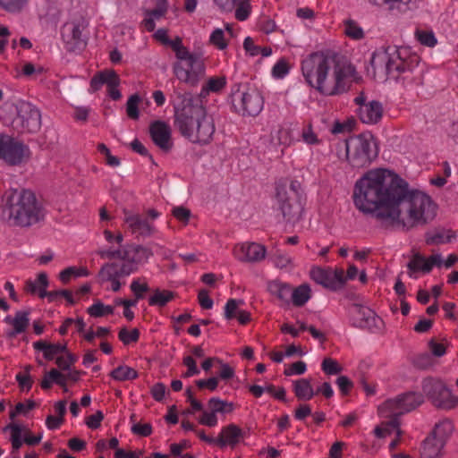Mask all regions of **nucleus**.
<instances>
[{"mask_svg": "<svg viewBox=\"0 0 458 458\" xmlns=\"http://www.w3.org/2000/svg\"><path fill=\"white\" fill-rule=\"evenodd\" d=\"M353 203L363 214H371L383 225L410 229L436 216L437 206L420 191L387 169H375L360 178L353 189Z\"/></svg>", "mask_w": 458, "mask_h": 458, "instance_id": "1", "label": "nucleus"}, {"mask_svg": "<svg viewBox=\"0 0 458 458\" xmlns=\"http://www.w3.org/2000/svg\"><path fill=\"white\" fill-rule=\"evenodd\" d=\"M174 108V127L191 142L208 144L216 131L214 118L208 114L199 97L191 92L178 93Z\"/></svg>", "mask_w": 458, "mask_h": 458, "instance_id": "2", "label": "nucleus"}, {"mask_svg": "<svg viewBox=\"0 0 458 458\" xmlns=\"http://www.w3.org/2000/svg\"><path fill=\"white\" fill-rule=\"evenodd\" d=\"M301 72L306 82L325 96L338 95L345 90L344 66L333 51L310 54L301 62Z\"/></svg>", "mask_w": 458, "mask_h": 458, "instance_id": "3", "label": "nucleus"}, {"mask_svg": "<svg viewBox=\"0 0 458 458\" xmlns=\"http://www.w3.org/2000/svg\"><path fill=\"white\" fill-rule=\"evenodd\" d=\"M4 212L9 221L17 226H30L43 217L41 205L30 190H12L7 193Z\"/></svg>", "mask_w": 458, "mask_h": 458, "instance_id": "4", "label": "nucleus"}, {"mask_svg": "<svg viewBox=\"0 0 458 458\" xmlns=\"http://www.w3.org/2000/svg\"><path fill=\"white\" fill-rule=\"evenodd\" d=\"M0 116L20 133H36L41 128L39 110L28 102H6L1 107Z\"/></svg>", "mask_w": 458, "mask_h": 458, "instance_id": "5", "label": "nucleus"}, {"mask_svg": "<svg viewBox=\"0 0 458 458\" xmlns=\"http://www.w3.org/2000/svg\"><path fill=\"white\" fill-rule=\"evenodd\" d=\"M276 191V199L284 219L291 224L299 222L304 210V194L301 182L293 180L288 183L283 180L277 182Z\"/></svg>", "mask_w": 458, "mask_h": 458, "instance_id": "6", "label": "nucleus"}, {"mask_svg": "<svg viewBox=\"0 0 458 458\" xmlns=\"http://www.w3.org/2000/svg\"><path fill=\"white\" fill-rule=\"evenodd\" d=\"M349 164L354 168L369 166L378 155V149L371 135L360 134L344 143Z\"/></svg>", "mask_w": 458, "mask_h": 458, "instance_id": "7", "label": "nucleus"}, {"mask_svg": "<svg viewBox=\"0 0 458 458\" xmlns=\"http://www.w3.org/2000/svg\"><path fill=\"white\" fill-rule=\"evenodd\" d=\"M230 98L234 111L242 115L255 116L263 109L264 99L260 92L241 83L232 86Z\"/></svg>", "mask_w": 458, "mask_h": 458, "instance_id": "8", "label": "nucleus"}, {"mask_svg": "<svg viewBox=\"0 0 458 458\" xmlns=\"http://www.w3.org/2000/svg\"><path fill=\"white\" fill-rule=\"evenodd\" d=\"M407 56L408 50L404 47H382L372 54L370 65L374 72H384L388 77L395 76L396 71L403 67V58Z\"/></svg>", "mask_w": 458, "mask_h": 458, "instance_id": "9", "label": "nucleus"}, {"mask_svg": "<svg viewBox=\"0 0 458 458\" xmlns=\"http://www.w3.org/2000/svg\"><path fill=\"white\" fill-rule=\"evenodd\" d=\"M422 391L437 409L449 411L458 405V396L453 394L445 384L439 379L432 377L424 379Z\"/></svg>", "mask_w": 458, "mask_h": 458, "instance_id": "10", "label": "nucleus"}, {"mask_svg": "<svg viewBox=\"0 0 458 458\" xmlns=\"http://www.w3.org/2000/svg\"><path fill=\"white\" fill-rule=\"evenodd\" d=\"M173 72L181 82L191 87H197L205 76L204 59L199 55L184 63L175 62L173 64Z\"/></svg>", "mask_w": 458, "mask_h": 458, "instance_id": "11", "label": "nucleus"}, {"mask_svg": "<svg viewBox=\"0 0 458 458\" xmlns=\"http://www.w3.org/2000/svg\"><path fill=\"white\" fill-rule=\"evenodd\" d=\"M30 151L22 141L9 135L0 137V158L10 165H19L30 157Z\"/></svg>", "mask_w": 458, "mask_h": 458, "instance_id": "12", "label": "nucleus"}, {"mask_svg": "<svg viewBox=\"0 0 458 458\" xmlns=\"http://www.w3.org/2000/svg\"><path fill=\"white\" fill-rule=\"evenodd\" d=\"M423 403V396L420 394L408 392L399 394L394 399L386 400L378 407L380 415H385L386 411L393 412L394 415L401 416L409 412Z\"/></svg>", "mask_w": 458, "mask_h": 458, "instance_id": "13", "label": "nucleus"}, {"mask_svg": "<svg viewBox=\"0 0 458 458\" xmlns=\"http://www.w3.org/2000/svg\"><path fill=\"white\" fill-rule=\"evenodd\" d=\"M48 284L49 281L47 273L41 272L38 275L35 281H26L24 290L30 294H38L41 299L47 297L49 302L55 301L58 295H64L70 305H73L75 303L71 291L58 290L47 292V288Z\"/></svg>", "mask_w": 458, "mask_h": 458, "instance_id": "14", "label": "nucleus"}, {"mask_svg": "<svg viewBox=\"0 0 458 458\" xmlns=\"http://www.w3.org/2000/svg\"><path fill=\"white\" fill-rule=\"evenodd\" d=\"M352 325L371 332L379 330L383 324L382 319L369 307L354 303L350 307Z\"/></svg>", "mask_w": 458, "mask_h": 458, "instance_id": "15", "label": "nucleus"}, {"mask_svg": "<svg viewBox=\"0 0 458 458\" xmlns=\"http://www.w3.org/2000/svg\"><path fill=\"white\" fill-rule=\"evenodd\" d=\"M310 276L316 283L331 291H337L345 284L344 271L342 268L315 267L311 269Z\"/></svg>", "mask_w": 458, "mask_h": 458, "instance_id": "16", "label": "nucleus"}, {"mask_svg": "<svg viewBox=\"0 0 458 458\" xmlns=\"http://www.w3.org/2000/svg\"><path fill=\"white\" fill-rule=\"evenodd\" d=\"M132 273L131 267L129 266H121L117 263H106L100 268L98 272V279L101 283L111 282V289L118 292L122 286L120 278L130 276Z\"/></svg>", "mask_w": 458, "mask_h": 458, "instance_id": "17", "label": "nucleus"}, {"mask_svg": "<svg viewBox=\"0 0 458 458\" xmlns=\"http://www.w3.org/2000/svg\"><path fill=\"white\" fill-rule=\"evenodd\" d=\"M419 64V56L416 55H411L408 53V56L403 58V64L402 69L396 71L395 76L390 78L395 81H401L404 87L411 85H420L421 83L420 72L416 71Z\"/></svg>", "mask_w": 458, "mask_h": 458, "instance_id": "18", "label": "nucleus"}, {"mask_svg": "<svg viewBox=\"0 0 458 458\" xmlns=\"http://www.w3.org/2000/svg\"><path fill=\"white\" fill-rule=\"evenodd\" d=\"M233 253L241 262L257 263L265 259L267 250L262 244L245 242L235 245Z\"/></svg>", "mask_w": 458, "mask_h": 458, "instance_id": "19", "label": "nucleus"}, {"mask_svg": "<svg viewBox=\"0 0 458 458\" xmlns=\"http://www.w3.org/2000/svg\"><path fill=\"white\" fill-rule=\"evenodd\" d=\"M62 36L66 49L70 52L81 51L86 47V40L82 37V28L79 22L66 23L63 28Z\"/></svg>", "mask_w": 458, "mask_h": 458, "instance_id": "20", "label": "nucleus"}, {"mask_svg": "<svg viewBox=\"0 0 458 458\" xmlns=\"http://www.w3.org/2000/svg\"><path fill=\"white\" fill-rule=\"evenodd\" d=\"M123 222L131 233L137 236L149 237L156 232L154 225L139 214L124 211Z\"/></svg>", "mask_w": 458, "mask_h": 458, "instance_id": "21", "label": "nucleus"}, {"mask_svg": "<svg viewBox=\"0 0 458 458\" xmlns=\"http://www.w3.org/2000/svg\"><path fill=\"white\" fill-rule=\"evenodd\" d=\"M149 134L153 142L162 150L167 152L173 147L171 128L163 121H155L149 126Z\"/></svg>", "mask_w": 458, "mask_h": 458, "instance_id": "22", "label": "nucleus"}, {"mask_svg": "<svg viewBox=\"0 0 458 458\" xmlns=\"http://www.w3.org/2000/svg\"><path fill=\"white\" fill-rule=\"evenodd\" d=\"M127 255V262L124 264H120L121 266H129L132 269V273L138 269V265L140 263L145 262L148 259L149 257L153 255L152 250L145 246L141 245H130L129 252L125 253Z\"/></svg>", "mask_w": 458, "mask_h": 458, "instance_id": "23", "label": "nucleus"}, {"mask_svg": "<svg viewBox=\"0 0 458 458\" xmlns=\"http://www.w3.org/2000/svg\"><path fill=\"white\" fill-rule=\"evenodd\" d=\"M382 114L383 107L378 101L373 100L359 108L360 119L364 123L375 124L380 121Z\"/></svg>", "mask_w": 458, "mask_h": 458, "instance_id": "24", "label": "nucleus"}, {"mask_svg": "<svg viewBox=\"0 0 458 458\" xmlns=\"http://www.w3.org/2000/svg\"><path fill=\"white\" fill-rule=\"evenodd\" d=\"M242 435V429L238 426L230 424L221 429V432L216 438V445L220 448H224L226 445L233 446L238 443Z\"/></svg>", "mask_w": 458, "mask_h": 458, "instance_id": "25", "label": "nucleus"}, {"mask_svg": "<svg viewBox=\"0 0 458 458\" xmlns=\"http://www.w3.org/2000/svg\"><path fill=\"white\" fill-rule=\"evenodd\" d=\"M30 311L19 310L16 311L13 319V329L5 333L8 339L14 338L17 335L26 331L30 325Z\"/></svg>", "mask_w": 458, "mask_h": 458, "instance_id": "26", "label": "nucleus"}, {"mask_svg": "<svg viewBox=\"0 0 458 458\" xmlns=\"http://www.w3.org/2000/svg\"><path fill=\"white\" fill-rule=\"evenodd\" d=\"M268 292L283 304H288L291 300L292 288L288 284L275 280L268 283Z\"/></svg>", "mask_w": 458, "mask_h": 458, "instance_id": "27", "label": "nucleus"}, {"mask_svg": "<svg viewBox=\"0 0 458 458\" xmlns=\"http://www.w3.org/2000/svg\"><path fill=\"white\" fill-rule=\"evenodd\" d=\"M226 85V78L225 76L210 77L207 82L202 86L199 94L193 95V97H199L201 101L207 98L210 92L218 93Z\"/></svg>", "mask_w": 458, "mask_h": 458, "instance_id": "28", "label": "nucleus"}, {"mask_svg": "<svg viewBox=\"0 0 458 458\" xmlns=\"http://www.w3.org/2000/svg\"><path fill=\"white\" fill-rule=\"evenodd\" d=\"M445 444L437 441L432 436H428L422 444L420 455L422 458H435L440 455Z\"/></svg>", "mask_w": 458, "mask_h": 458, "instance_id": "29", "label": "nucleus"}, {"mask_svg": "<svg viewBox=\"0 0 458 458\" xmlns=\"http://www.w3.org/2000/svg\"><path fill=\"white\" fill-rule=\"evenodd\" d=\"M453 431V422L448 419H445L435 425L430 436L435 437L437 441L445 445L446 441L451 437Z\"/></svg>", "mask_w": 458, "mask_h": 458, "instance_id": "30", "label": "nucleus"}, {"mask_svg": "<svg viewBox=\"0 0 458 458\" xmlns=\"http://www.w3.org/2000/svg\"><path fill=\"white\" fill-rule=\"evenodd\" d=\"M408 275L410 277L417 278V272L429 273L430 266L427 263V259L420 253H415L407 264Z\"/></svg>", "mask_w": 458, "mask_h": 458, "instance_id": "31", "label": "nucleus"}, {"mask_svg": "<svg viewBox=\"0 0 458 458\" xmlns=\"http://www.w3.org/2000/svg\"><path fill=\"white\" fill-rule=\"evenodd\" d=\"M293 391L299 400H310L315 395L310 380L307 378H301L294 382Z\"/></svg>", "mask_w": 458, "mask_h": 458, "instance_id": "32", "label": "nucleus"}, {"mask_svg": "<svg viewBox=\"0 0 458 458\" xmlns=\"http://www.w3.org/2000/svg\"><path fill=\"white\" fill-rule=\"evenodd\" d=\"M176 293L169 290L156 289L153 294L148 298L150 306L165 307L168 302L173 301Z\"/></svg>", "mask_w": 458, "mask_h": 458, "instance_id": "33", "label": "nucleus"}, {"mask_svg": "<svg viewBox=\"0 0 458 458\" xmlns=\"http://www.w3.org/2000/svg\"><path fill=\"white\" fill-rule=\"evenodd\" d=\"M30 0H0V9L12 14L22 13L30 4Z\"/></svg>", "mask_w": 458, "mask_h": 458, "instance_id": "34", "label": "nucleus"}, {"mask_svg": "<svg viewBox=\"0 0 458 458\" xmlns=\"http://www.w3.org/2000/svg\"><path fill=\"white\" fill-rule=\"evenodd\" d=\"M310 288L308 284H301L292 290L291 300L297 307L303 306L310 298Z\"/></svg>", "mask_w": 458, "mask_h": 458, "instance_id": "35", "label": "nucleus"}, {"mask_svg": "<svg viewBox=\"0 0 458 458\" xmlns=\"http://www.w3.org/2000/svg\"><path fill=\"white\" fill-rule=\"evenodd\" d=\"M110 376L117 381L131 380L138 377V372L128 366H119L111 371Z\"/></svg>", "mask_w": 458, "mask_h": 458, "instance_id": "36", "label": "nucleus"}, {"mask_svg": "<svg viewBox=\"0 0 458 458\" xmlns=\"http://www.w3.org/2000/svg\"><path fill=\"white\" fill-rule=\"evenodd\" d=\"M33 347L37 351L43 352V356L47 360H53L58 355L54 344L46 341H37L33 343Z\"/></svg>", "mask_w": 458, "mask_h": 458, "instance_id": "37", "label": "nucleus"}, {"mask_svg": "<svg viewBox=\"0 0 458 458\" xmlns=\"http://www.w3.org/2000/svg\"><path fill=\"white\" fill-rule=\"evenodd\" d=\"M89 272L85 267L77 268L75 267H69L62 270L59 274V279L64 283L67 284L72 276H88Z\"/></svg>", "mask_w": 458, "mask_h": 458, "instance_id": "38", "label": "nucleus"}, {"mask_svg": "<svg viewBox=\"0 0 458 458\" xmlns=\"http://www.w3.org/2000/svg\"><path fill=\"white\" fill-rule=\"evenodd\" d=\"M208 406L216 415L217 412L229 413L233 409V403H228L216 397H213L208 401Z\"/></svg>", "mask_w": 458, "mask_h": 458, "instance_id": "39", "label": "nucleus"}, {"mask_svg": "<svg viewBox=\"0 0 458 458\" xmlns=\"http://www.w3.org/2000/svg\"><path fill=\"white\" fill-rule=\"evenodd\" d=\"M87 312L94 318H100L106 315L114 313V307L110 305H104L100 301H98L93 305L88 308Z\"/></svg>", "mask_w": 458, "mask_h": 458, "instance_id": "40", "label": "nucleus"}, {"mask_svg": "<svg viewBox=\"0 0 458 458\" xmlns=\"http://www.w3.org/2000/svg\"><path fill=\"white\" fill-rule=\"evenodd\" d=\"M454 237V234L449 233L445 235L444 232H437L435 233H427L426 243L428 245H439L445 242H450Z\"/></svg>", "mask_w": 458, "mask_h": 458, "instance_id": "41", "label": "nucleus"}, {"mask_svg": "<svg viewBox=\"0 0 458 458\" xmlns=\"http://www.w3.org/2000/svg\"><path fill=\"white\" fill-rule=\"evenodd\" d=\"M141 98L138 94L131 95L126 103V113L127 115L132 119L137 120L140 116L139 112V104L140 102Z\"/></svg>", "mask_w": 458, "mask_h": 458, "instance_id": "42", "label": "nucleus"}, {"mask_svg": "<svg viewBox=\"0 0 458 458\" xmlns=\"http://www.w3.org/2000/svg\"><path fill=\"white\" fill-rule=\"evenodd\" d=\"M235 19L243 21L247 20L251 13V5L250 0H241L235 4Z\"/></svg>", "mask_w": 458, "mask_h": 458, "instance_id": "43", "label": "nucleus"}, {"mask_svg": "<svg viewBox=\"0 0 458 458\" xmlns=\"http://www.w3.org/2000/svg\"><path fill=\"white\" fill-rule=\"evenodd\" d=\"M244 303L243 300L229 299L225 306V317L230 320L238 315L239 306Z\"/></svg>", "mask_w": 458, "mask_h": 458, "instance_id": "44", "label": "nucleus"}, {"mask_svg": "<svg viewBox=\"0 0 458 458\" xmlns=\"http://www.w3.org/2000/svg\"><path fill=\"white\" fill-rule=\"evenodd\" d=\"M345 24V34L353 39H361L364 37L362 29L352 20H347Z\"/></svg>", "mask_w": 458, "mask_h": 458, "instance_id": "45", "label": "nucleus"}, {"mask_svg": "<svg viewBox=\"0 0 458 458\" xmlns=\"http://www.w3.org/2000/svg\"><path fill=\"white\" fill-rule=\"evenodd\" d=\"M322 370L327 375H337L342 372V366L332 358H325L321 363Z\"/></svg>", "mask_w": 458, "mask_h": 458, "instance_id": "46", "label": "nucleus"}, {"mask_svg": "<svg viewBox=\"0 0 458 458\" xmlns=\"http://www.w3.org/2000/svg\"><path fill=\"white\" fill-rule=\"evenodd\" d=\"M415 36L421 45L432 47L437 44V38L432 31L418 30Z\"/></svg>", "mask_w": 458, "mask_h": 458, "instance_id": "47", "label": "nucleus"}, {"mask_svg": "<svg viewBox=\"0 0 458 458\" xmlns=\"http://www.w3.org/2000/svg\"><path fill=\"white\" fill-rule=\"evenodd\" d=\"M118 337L123 344L135 343L139 340L140 331L137 328L128 331L126 327H123L119 331Z\"/></svg>", "mask_w": 458, "mask_h": 458, "instance_id": "48", "label": "nucleus"}, {"mask_svg": "<svg viewBox=\"0 0 458 458\" xmlns=\"http://www.w3.org/2000/svg\"><path fill=\"white\" fill-rule=\"evenodd\" d=\"M212 45L220 50H224L227 47V41L225 39V33L221 29H216L209 38Z\"/></svg>", "mask_w": 458, "mask_h": 458, "instance_id": "49", "label": "nucleus"}, {"mask_svg": "<svg viewBox=\"0 0 458 458\" xmlns=\"http://www.w3.org/2000/svg\"><path fill=\"white\" fill-rule=\"evenodd\" d=\"M412 364L420 369H427L433 365V359L429 353L424 352L414 357Z\"/></svg>", "mask_w": 458, "mask_h": 458, "instance_id": "50", "label": "nucleus"}, {"mask_svg": "<svg viewBox=\"0 0 458 458\" xmlns=\"http://www.w3.org/2000/svg\"><path fill=\"white\" fill-rule=\"evenodd\" d=\"M6 428L11 429V441L14 450H18L22 445L21 439V428L17 424H9Z\"/></svg>", "mask_w": 458, "mask_h": 458, "instance_id": "51", "label": "nucleus"}, {"mask_svg": "<svg viewBox=\"0 0 458 458\" xmlns=\"http://www.w3.org/2000/svg\"><path fill=\"white\" fill-rule=\"evenodd\" d=\"M386 418H390V420L386 423L385 428H388V429L391 431V433L395 430L396 435L398 437H401L403 431L400 429V420L399 416L394 415L393 412L386 411L385 415H382Z\"/></svg>", "mask_w": 458, "mask_h": 458, "instance_id": "52", "label": "nucleus"}, {"mask_svg": "<svg viewBox=\"0 0 458 458\" xmlns=\"http://www.w3.org/2000/svg\"><path fill=\"white\" fill-rule=\"evenodd\" d=\"M99 72L102 77L103 83L106 84L107 88L112 86H119L120 78L114 70H105Z\"/></svg>", "mask_w": 458, "mask_h": 458, "instance_id": "53", "label": "nucleus"}, {"mask_svg": "<svg viewBox=\"0 0 458 458\" xmlns=\"http://www.w3.org/2000/svg\"><path fill=\"white\" fill-rule=\"evenodd\" d=\"M98 150L101 154L105 155L106 162L108 165L115 167L120 165V159L117 157L113 156L109 148L104 143H99L98 145Z\"/></svg>", "mask_w": 458, "mask_h": 458, "instance_id": "54", "label": "nucleus"}, {"mask_svg": "<svg viewBox=\"0 0 458 458\" xmlns=\"http://www.w3.org/2000/svg\"><path fill=\"white\" fill-rule=\"evenodd\" d=\"M130 287L137 300L143 299L144 293L149 290V287L147 283L140 284V281L138 279L133 280Z\"/></svg>", "mask_w": 458, "mask_h": 458, "instance_id": "55", "label": "nucleus"}, {"mask_svg": "<svg viewBox=\"0 0 458 458\" xmlns=\"http://www.w3.org/2000/svg\"><path fill=\"white\" fill-rule=\"evenodd\" d=\"M306 369V363L302 360H299L293 362L289 368L285 369L284 374L285 376L302 375L305 373Z\"/></svg>", "mask_w": 458, "mask_h": 458, "instance_id": "56", "label": "nucleus"}, {"mask_svg": "<svg viewBox=\"0 0 458 458\" xmlns=\"http://www.w3.org/2000/svg\"><path fill=\"white\" fill-rule=\"evenodd\" d=\"M182 362L187 367V370L183 374L184 377H190L199 374L200 371L197 367L195 360L191 356L184 357Z\"/></svg>", "mask_w": 458, "mask_h": 458, "instance_id": "57", "label": "nucleus"}, {"mask_svg": "<svg viewBox=\"0 0 458 458\" xmlns=\"http://www.w3.org/2000/svg\"><path fill=\"white\" fill-rule=\"evenodd\" d=\"M273 260L277 267L284 268L292 263V259L289 255L283 253L281 250H276L273 254Z\"/></svg>", "mask_w": 458, "mask_h": 458, "instance_id": "58", "label": "nucleus"}, {"mask_svg": "<svg viewBox=\"0 0 458 458\" xmlns=\"http://www.w3.org/2000/svg\"><path fill=\"white\" fill-rule=\"evenodd\" d=\"M301 138L304 142L310 145L319 143V140L318 139L316 133L313 131L311 124H308L305 128H303Z\"/></svg>", "mask_w": 458, "mask_h": 458, "instance_id": "59", "label": "nucleus"}, {"mask_svg": "<svg viewBox=\"0 0 458 458\" xmlns=\"http://www.w3.org/2000/svg\"><path fill=\"white\" fill-rule=\"evenodd\" d=\"M131 432L140 437H148L152 434V426L150 423H135L131 427Z\"/></svg>", "mask_w": 458, "mask_h": 458, "instance_id": "60", "label": "nucleus"}, {"mask_svg": "<svg viewBox=\"0 0 458 458\" xmlns=\"http://www.w3.org/2000/svg\"><path fill=\"white\" fill-rule=\"evenodd\" d=\"M172 215L178 221L187 224L191 216V211L184 207H174L172 210Z\"/></svg>", "mask_w": 458, "mask_h": 458, "instance_id": "61", "label": "nucleus"}, {"mask_svg": "<svg viewBox=\"0 0 458 458\" xmlns=\"http://www.w3.org/2000/svg\"><path fill=\"white\" fill-rule=\"evenodd\" d=\"M448 140L458 145V121L450 123L445 129Z\"/></svg>", "mask_w": 458, "mask_h": 458, "instance_id": "62", "label": "nucleus"}, {"mask_svg": "<svg viewBox=\"0 0 458 458\" xmlns=\"http://www.w3.org/2000/svg\"><path fill=\"white\" fill-rule=\"evenodd\" d=\"M289 72V67L284 60H279L272 69V74L276 78H283Z\"/></svg>", "mask_w": 458, "mask_h": 458, "instance_id": "63", "label": "nucleus"}, {"mask_svg": "<svg viewBox=\"0 0 458 458\" xmlns=\"http://www.w3.org/2000/svg\"><path fill=\"white\" fill-rule=\"evenodd\" d=\"M336 385L338 386L341 393L344 395L348 394L353 386L352 380L349 377H347L346 376H340L336 379Z\"/></svg>", "mask_w": 458, "mask_h": 458, "instance_id": "64", "label": "nucleus"}]
</instances>
